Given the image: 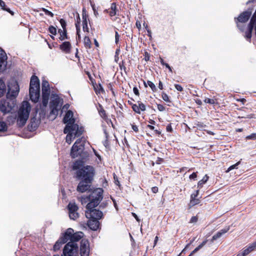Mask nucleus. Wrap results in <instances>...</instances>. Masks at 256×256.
Wrapping results in <instances>:
<instances>
[{"instance_id": "nucleus-31", "label": "nucleus", "mask_w": 256, "mask_h": 256, "mask_svg": "<svg viewBox=\"0 0 256 256\" xmlns=\"http://www.w3.org/2000/svg\"><path fill=\"white\" fill-rule=\"evenodd\" d=\"M208 180V176L206 174L202 178V180H200L198 182V187H200V188H202V185L206 182Z\"/></svg>"}, {"instance_id": "nucleus-7", "label": "nucleus", "mask_w": 256, "mask_h": 256, "mask_svg": "<svg viewBox=\"0 0 256 256\" xmlns=\"http://www.w3.org/2000/svg\"><path fill=\"white\" fill-rule=\"evenodd\" d=\"M62 98H60L58 94L52 93L50 104L51 109L50 114L57 116L58 110L62 108Z\"/></svg>"}, {"instance_id": "nucleus-6", "label": "nucleus", "mask_w": 256, "mask_h": 256, "mask_svg": "<svg viewBox=\"0 0 256 256\" xmlns=\"http://www.w3.org/2000/svg\"><path fill=\"white\" fill-rule=\"evenodd\" d=\"M29 92L30 100L34 102H37L40 96V86L39 80L36 76L31 78Z\"/></svg>"}, {"instance_id": "nucleus-18", "label": "nucleus", "mask_w": 256, "mask_h": 256, "mask_svg": "<svg viewBox=\"0 0 256 256\" xmlns=\"http://www.w3.org/2000/svg\"><path fill=\"white\" fill-rule=\"evenodd\" d=\"M64 122L66 124V125H68L70 124H74L75 120L73 118V112L71 110H68L66 113L64 120Z\"/></svg>"}, {"instance_id": "nucleus-56", "label": "nucleus", "mask_w": 256, "mask_h": 256, "mask_svg": "<svg viewBox=\"0 0 256 256\" xmlns=\"http://www.w3.org/2000/svg\"><path fill=\"white\" fill-rule=\"evenodd\" d=\"M236 256H246V254H244V252L242 250L240 251L238 254L236 255Z\"/></svg>"}, {"instance_id": "nucleus-61", "label": "nucleus", "mask_w": 256, "mask_h": 256, "mask_svg": "<svg viewBox=\"0 0 256 256\" xmlns=\"http://www.w3.org/2000/svg\"><path fill=\"white\" fill-rule=\"evenodd\" d=\"M94 153L95 155L100 160L101 157L100 155L95 150H94Z\"/></svg>"}, {"instance_id": "nucleus-62", "label": "nucleus", "mask_w": 256, "mask_h": 256, "mask_svg": "<svg viewBox=\"0 0 256 256\" xmlns=\"http://www.w3.org/2000/svg\"><path fill=\"white\" fill-rule=\"evenodd\" d=\"M108 88H109L110 90L112 91V93L113 94H114V91L113 90V88H112V86L111 84H109V86H108Z\"/></svg>"}, {"instance_id": "nucleus-8", "label": "nucleus", "mask_w": 256, "mask_h": 256, "mask_svg": "<svg viewBox=\"0 0 256 256\" xmlns=\"http://www.w3.org/2000/svg\"><path fill=\"white\" fill-rule=\"evenodd\" d=\"M84 236L83 232H78L74 233V230L71 228H68L63 234V242H66L68 240L75 242L80 240Z\"/></svg>"}, {"instance_id": "nucleus-11", "label": "nucleus", "mask_w": 256, "mask_h": 256, "mask_svg": "<svg viewBox=\"0 0 256 256\" xmlns=\"http://www.w3.org/2000/svg\"><path fill=\"white\" fill-rule=\"evenodd\" d=\"M78 252V244L73 242H70L63 250L64 256H75Z\"/></svg>"}, {"instance_id": "nucleus-27", "label": "nucleus", "mask_w": 256, "mask_h": 256, "mask_svg": "<svg viewBox=\"0 0 256 256\" xmlns=\"http://www.w3.org/2000/svg\"><path fill=\"white\" fill-rule=\"evenodd\" d=\"M208 240H205L202 244H200L198 246H197L194 250L188 256H192L194 254L202 248L207 242Z\"/></svg>"}, {"instance_id": "nucleus-16", "label": "nucleus", "mask_w": 256, "mask_h": 256, "mask_svg": "<svg viewBox=\"0 0 256 256\" xmlns=\"http://www.w3.org/2000/svg\"><path fill=\"white\" fill-rule=\"evenodd\" d=\"M92 182H88L84 180H81L77 187V190L80 192H84L88 190L90 187Z\"/></svg>"}, {"instance_id": "nucleus-17", "label": "nucleus", "mask_w": 256, "mask_h": 256, "mask_svg": "<svg viewBox=\"0 0 256 256\" xmlns=\"http://www.w3.org/2000/svg\"><path fill=\"white\" fill-rule=\"evenodd\" d=\"M132 110L136 113L138 114H140L141 111H145L146 110V106L144 104L142 103L141 102H138L137 104H132Z\"/></svg>"}, {"instance_id": "nucleus-30", "label": "nucleus", "mask_w": 256, "mask_h": 256, "mask_svg": "<svg viewBox=\"0 0 256 256\" xmlns=\"http://www.w3.org/2000/svg\"><path fill=\"white\" fill-rule=\"evenodd\" d=\"M144 85L146 87L149 86L153 92H156V90L155 84L151 81L148 80L146 82H144Z\"/></svg>"}, {"instance_id": "nucleus-9", "label": "nucleus", "mask_w": 256, "mask_h": 256, "mask_svg": "<svg viewBox=\"0 0 256 256\" xmlns=\"http://www.w3.org/2000/svg\"><path fill=\"white\" fill-rule=\"evenodd\" d=\"M84 140L82 138L78 139L72 146L70 155L72 158H75L80 156L84 150Z\"/></svg>"}, {"instance_id": "nucleus-38", "label": "nucleus", "mask_w": 256, "mask_h": 256, "mask_svg": "<svg viewBox=\"0 0 256 256\" xmlns=\"http://www.w3.org/2000/svg\"><path fill=\"white\" fill-rule=\"evenodd\" d=\"M42 10L44 12V13H45V14H46V15H48V16H50V17H52H52L54 16V14H53L52 12H50V11L48 10H46V8H42Z\"/></svg>"}, {"instance_id": "nucleus-14", "label": "nucleus", "mask_w": 256, "mask_h": 256, "mask_svg": "<svg viewBox=\"0 0 256 256\" xmlns=\"http://www.w3.org/2000/svg\"><path fill=\"white\" fill-rule=\"evenodd\" d=\"M90 248L88 240L82 239L80 242V253L81 256H89Z\"/></svg>"}, {"instance_id": "nucleus-50", "label": "nucleus", "mask_w": 256, "mask_h": 256, "mask_svg": "<svg viewBox=\"0 0 256 256\" xmlns=\"http://www.w3.org/2000/svg\"><path fill=\"white\" fill-rule=\"evenodd\" d=\"M197 178V174L196 172H193L192 174H190L189 176L190 179L196 180Z\"/></svg>"}, {"instance_id": "nucleus-19", "label": "nucleus", "mask_w": 256, "mask_h": 256, "mask_svg": "<svg viewBox=\"0 0 256 256\" xmlns=\"http://www.w3.org/2000/svg\"><path fill=\"white\" fill-rule=\"evenodd\" d=\"M89 220L88 222V227L92 230H96L99 227V222L98 219H92L88 218Z\"/></svg>"}, {"instance_id": "nucleus-39", "label": "nucleus", "mask_w": 256, "mask_h": 256, "mask_svg": "<svg viewBox=\"0 0 256 256\" xmlns=\"http://www.w3.org/2000/svg\"><path fill=\"white\" fill-rule=\"evenodd\" d=\"M49 32L50 34L53 35H56V29L55 27L53 26H50L48 28Z\"/></svg>"}, {"instance_id": "nucleus-58", "label": "nucleus", "mask_w": 256, "mask_h": 256, "mask_svg": "<svg viewBox=\"0 0 256 256\" xmlns=\"http://www.w3.org/2000/svg\"><path fill=\"white\" fill-rule=\"evenodd\" d=\"M132 214L134 217L136 219V220L138 222H140V220L139 219L138 217V216L135 213H132Z\"/></svg>"}, {"instance_id": "nucleus-29", "label": "nucleus", "mask_w": 256, "mask_h": 256, "mask_svg": "<svg viewBox=\"0 0 256 256\" xmlns=\"http://www.w3.org/2000/svg\"><path fill=\"white\" fill-rule=\"evenodd\" d=\"M91 41L90 38L88 36H85L84 38V45L86 48H91Z\"/></svg>"}, {"instance_id": "nucleus-33", "label": "nucleus", "mask_w": 256, "mask_h": 256, "mask_svg": "<svg viewBox=\"0 0 256 256\" xmlns=\"http://www.w3.org/2000/svg\"><path fill=\"white\" fill-rule=\"evenodd\" d=\"M8 130V126L4 122L0 121V132H6Z\"/></svg>"}, {"instance_id": "nucleus-20", "label": "nucleus", "mask_w": 256, "mask_h": 256, "mask_svg": "<svg viewBox=\"0 0 256 256\" xmlns=\"http://www.w3.org/2000/svg\"><path fill=\"white\" fill-rule=\"evenodd\" d=\"M230 228V226H227L225 227L224 228L221 230L219 232H218L216 234L213 236L212 238V242H214L215 240L220 238L224 234L227 232Z\"/></svg>"}, {"instance_id": "nucleus-24", "label": "nucleus", "mask_w": 256, "mask_h": 256, "mask_svg": "<svg viewBox=\"0 0 256 256\" xmlns=\"http://www.w3.org/2000/svg\"><path fill=\"white\" fill-rule=\"evenodd\" d=\"M110 16L112 17L116 14L117 10L116 6L115 3H112L109 11Z\"/></svg>"}, {"instance_id": "nucleus-40", "label": "nucleus", "mask_w": 256, "mask_h": 256, "mask_svg": "<svg viewBox=\"0 0 256 256\" xmlns=\"http://www.w3.org/2000/svg\"><path fill=\"white\" fill-rule=\"evenodd\" d=\"M60 22L62 28V30H66V20L63 18H61L60 20Z\"/></svg>"}, {"instance_id": "nucleus-4", "label": "nucleus", "mask_w": 256, "mask_h": 256, "mask_svg": "<svg viewBox=\"0 0 256 256\" xmlns=\"http://www.w3.org/2000/svg\"><path fill=\"white\" fill-rule=\"evenodd\" d=\"M31 106L27 101H24L18 112L16 122L20 126H24L29 118Z\"/></svg>"}, {"instance_id": "nucleus-36", "label": "nucleus", "mask_w": 256, "mask_h": 256, "mask_svg": "<svg viewBox=\"0 0 256 256\" xmlns=\"http://www.w3.org/2000/svg\"><path fill=\"white\" fill-rule=\"evenodd\" d=\"M99 114L100 116L103 118H106L107 116L106 115V111L104 110V109L102 108H101L99 110Z\"/></svg>"}, {"instance_id": "nucleus-41", "label": "nucleus", "mask_w": 256, "mask_h": 256, "mask_svg": "<svg viewBox=\"0 0 256 256\" xmlns=\"http://www.w3.org/2000/svg\"><path fill=\"white\" fill-rule=\"evenodd\" d=\"M246 140H256V133L252 134L246 138Z\"/></svg>"}, {"instance_id": "nucleus-51", "label": "nucleus", "mask_w": 256, "mask_h": 256, "mask_svg": "<svg viewBox=\"0 0 256 256\" xmlns=\"http://www.w3.org/2000/svg\"><path fill=\"white\" fill-rule=\"evenodd\" d=\"M133 92L134 94L138 96H139L140 93L138 88L136 87H134L133 88Z\"/></svg>"}, {"instance_id": "nucleus-5", "label": "nucleus", "mask_w": 256, "mask_h": 256, "mask_svg": "<svg viewBox=\"0 0 256 256\" xmlns=\"http://www.w3.org/2000/svg\"><path fill=\"white\" fill-rule=\"evenodd\" d=\"M83 131V128L75 123L66 125L64 131V134H67L66 138V142L70 144L72 140L82 134Z\"/></svg>"}, {"instance_id": "nucleus-22", "label": "nucleus", "mask_w": 256, "mask_h": 256, "mask_svg": "<svg viewBox=\"0 0 256 256\" xmlns=\"http://www.w3.org/2000/svg\"><path fill=\"white\" fill-rule=\"evenodd\" d=\"M256 248V241L250 244L248 246L244 248L243 252H244L246 256L250 252L254 250Z\"/></svg>"}, {"instance_id": "nucleus-63", "label": "nucleus", "mask_w": 256, "mask_h": 256, "mask_svg": "<svg viewBox=\"0 0 256 256\" xmlns=\"http://www.w3.org/2000/svg\"><path fill=\"white\" fill-rule=\"evenodd\" d=\"M148 127L151 130H154V127L152 125H148Z\"/></svg>"}, {"instance_id": "nucleus-64", "label": "nucleus", "mask_w": 256, "mask_h": 256, "mask_svg": "<svg viewBox=\"0 0 256 256\" xmlns=\"http://www.w3.org/2000/svg\"><path fill=\"white\" fill-rule=\"evenodd\" d=\"M147 32L148 33V36L150 37H152V32L150 30H147Z\"/></svg>"}, {"instance_id": "nucleus-45", "label": "nucleus", "mask_w": 256, "mask_h": 256, "mask_svg": "<svg viewBox=\"0 0 256 256\" xmlns=\"http://www.w3.org/2000/svg\"><path fill=\"white\" fill-rule=\"evenodd\" d=\"M199 194V190H196L194 192L192 193L190 196V198H196Z\"/></svg>"}, {"instance_id": "nucleus-28", "label": "nucleus", "mask_w": 256, "mask_h": 256, "mask_svg": "<svg viewBox=\"0 0 256 256\" xmlns=\"http://www.w3.org/2000/svg\"><path fill=\"white\" fill-rule=\"evenodd\" d=\"M6 92V85L2 79H0V97L2 96Z\"/></svg>"}, {"instance_id": "nucleus-2", "label": "nucleus", "mask_w": 256, "mask_h": 256, "mask_svg": "<svg viewBox=\"0 0 256 256\" xmlns=\"http://www.w3.org/2000/svg\"><path fill=\"white\" fill-rule=\"evenodd\" d=\"M20 91L18 82L12 80L8 84V92L6 99L0 101V110L4 114L10 112L16 104V98Z\"/></svg>"}, {"instance_id": "nucleus-23", "label": "nucleus", "mask_w": 256, "mask_h": 256, "mask_svg": "<svg viewBox=\"0 0 256 256\" xmlns=\"http://www.w3.org/2000/svg\"><path fill=\"white\" fill-rule=\"evenodd\" d=\"M60 49L66 53H69L70 51L71 44L68 42H64L60 46Z\"/></svg>"}, {"instance_id": "nucleus-48", "label": "nucleus", "mask_w": 256, "mask_h": 256, "mask_svg": "<svg viewBox=\"0 0 256 256\" xmlns=\"http://www.w3.org/2000/svg\"><path fill=\"white\" fill-rule=\"evenodd\" d=\"M174 87L179 92H182L183 90L182 87L180 84H175Z\"/></svg>"}, {"instance_id": "nucleus-54", "label": "nucleus", "mask_w": 256, "mask_h": 256, "mask_svg": "<svg viewBox=\"0 0 256 256\" xmlns=\"http://www.w3.org/2000/svg\"><path fill=\"white\" fill-rule=\"evenodd\" d=\"M166 130L168 132H172V128L170 124H168L166 126Z\"/></svg>"}, {"instance_id": "nucleus-60", "label": "nucleus", "mask_w": 256, "mask_h": 256, "mask_svg": "<svg viewBox=\"0 0 256 256\" xmlns=\"http://www.w3.org/2000/svg\"><path fill=\"white\" fill-rule=\"evenodd\" d=\"M164 66H165L169 70L170 72H172V68L170 67V66L168 64L166 63Z\"/></svg>"}, {"instance_id": "nucleus-59", "label": "nucleus", "mask_w": 256, "mask_h": 256, "mask_svg": "<svg viewBox=\"0 0 256 256\" xmlns=\"http://www.w3.org/2000/svg\"><path fill=\"white\" fill-rule=\"evenodd\" d=\"M158 88H159L160 90H162L163 89L162 83V82L161 81L159 82Z\"/></svg>"}, {"instance_id": "nucleus-13", "label": "nucleus", "mask_w": 256, "mask_h": 256, "mask_svg": "<svg viewBox=\"0 0 256 256\" xmlns=\"http://www.w3.org/2000/svg\"><path fill=\"white\" fill-rule=\"evenodd\" d=\"M68 208L69 216L70 219L75 220L78 218L79 214L78 212V208L75 202H70L68 206Z\"/></svg>"}, {"instance_id": "nucleus-55", "label": "nucleus", "mask_w": 256, "mask_h": 256, "mask_svg": "<svg viewBox=\"0 0 256 256\" xmlns=\"http://www.w3.org/2000/svg\"><path fill=\"white\" fill-rule=\"evenodd\" d=\"M152 192L156 194L158 192V188L156 186H154L152 188Z\"/></svg>"}, {"instance_id": "nucleus-32", "label": "nucleus", "mask_w": 256, "mask_h": 256, "mask_svg": "<svg viewBox=\"0 0 256 256\" xmlns=\"http://www.w3.org/2000/svg\"><path fill=\"white\" fill-rule=\"evenodd\" d=\"M0 6L2 8V10L8 12L12 15H14V12L10 10L9 8H6L5 2L2 0H0Z\"/></svg>"}, {"instance_id": "nucleus-42", "label": "nucleus", "mask_w": 256, "mask_h": 256, "mask_svg": "<svg viewBox=\"0 0 256 256\" xmlns=\"http://www.w3.org/2000/svg\"><path fill=\"white\" fill-rule=\"evenodd\" d=\"M195 125L196 126H194V127H196L198 128H199L200 130L206 126V125H204L202 123L200 122H198L196 123Z\"/></svg>"}, {"instance_id": "nucleus-44", "label": "nucleus", "mask_w": 256, "mask_h": 256, "mask_svg": "<svg viewBox=\"0 0 256 256\" xmlns=\"http://www.w3.org/2000/svg\"><path fill=\"white\" fill-rule=\"evenodd\" d=\"M76 34L78 36V40L81 38L80 35V26H78V24H76Z\"/></svg>"}, {"instance_id": "nucleus-34", "label": "nucleus", "mask_w": 256, "mask_h": 256, "mask_svg": "<svg viewBox=\"0 0 256 256\" xmlns=\"http://www.w3.org/2000/svg\"><path fill=\"white\" fill-rule=\"evenodd\" d=\"M200 202V200L199 198H190V205L191 206H194L196 204H198Z\"/></svg>"}, {"instance_id": "nucleus-43", "label": "nucleus", "mask_w": 256, "mask_h": 256, "mask_svg": "<svg viewBox=\"0 0 256 256\" xmlns=\"http://www.w3.org/2000/svg\"><path fill=\"white\" fill-rule=\"evenodd\" d=\"M162 98L165 102H170V99H169V97H168V95L165 93L162 94Z\"/></svg>"}, {"instance_id": "nucleus-25", "label": "nucleus", "mask_w": 256, "mask_h": 256, "mask_svg": "<svg viewBox=\"0 0 256 256\" xmlns=\"http://www.w3.org/2000/svg\"><path fill=\"white\" fill-rule=\"evenodd\" d=\"M58 32L60 34L59 39L60 40H64L65 39L68 38L67 34H66V30H59Z\"/></svg>"}, {"instance_id": "nucleus-15", "label": "nucleus", "mask_w": 256, "mask_h": 256, "mask_svg": "<svg viewBox=\"0 0 256 256\" xmlns=\"http://www.w3.org/2000/svg\"><path fill=\"white\" fill-rule=\"evenodd\" d=\"M7 58L5 52L0 48V73L3 72L6 69Z\"/></svg>"}, {"instance_id": "nucleus-1", "label": "nucleus", "mask_w": 256, "mask_h": 256, "mask_svg": "<svg viewBox=\"0 0 256 256\" xmlns=\"http://www.w3.org/2000/svg\"><path fill=\"white\" fill-rule=\"evenodd\" d=\"M103 190L98 188L94 190L88 196H82L80 200L82 204L86 206L85 215L88 218L100 219L103 216L102 212L95 208L102 199Z\"/></svg>"}, {"instance_id": "nucleus-35", "label": "nucleus", "mask_w": 256, "mask_h": 256, "mask_svg": "<svg viewBox=\"0 0 256 256\" xmlns=\"http://www.w3.org/2000/svg\"><path fill=\"white\" fill-rule=\"evenodd\" d=\"M241 162V161L240 160L239 162H236V164H234V165H232L231 166H230L228 168V170H226V172H230L231 170L234 169V168H238V166L240 164Z\"/></svg>"}, {"instance_id": "nucleus-49", "label": "nucleus", "mask_w": 256, "mask_h": 256, "mask_svg": "<svg viewBox=\"0 0 256 256\" xmlns=\"http://www.w3.org/2000/svg\"><path fill=\"white\" fill-rule=\"evenodd\" d=\"M198 218L196 216H192L190 220V223H196L198 221Z\"/></svg>"}, {"instance_id": "nucleus-46", "label": "nucleus", "mask_w": 256, "mask_h": 256, "mask_svg": "<svg viewBox=\"0 0 256 256\" xmlns=\"http://www.w3.org/2000/svg\"><path fill=\"white\" fill-rule=\"evenodd\" d=\"M120 38V36L118 34V32L116 31L115 32V42L116 44H118Z\"/></svg>"}, {"instance_id": "nucleus-21", "label": "nucleus", "mask_w": 256, "mask_h": 256, "mask_svg": "<svg viewBox=\"0 0 256 256\" xmlns=\"http://www.w3.org/2000/svg\"><path fill=\"white\" fill-rule=\"evenodd\" d=\"M82 16L83 30L84 32H88V21H87L88 16L86 14V10L84 9L82 10Z\"/></svg>"}, {"instance_id": "nucleus-57", "label": "nucleus", "mask_w": 256, "mask_h": 256, "mask_svg": "<svg viewBox=\"0 0 256 256\" xmlns=\"http://www.w3.org/2000/svg\"><path fill=\"white\" fill-rule=\"evenodd\" d=\"M76 24H78V26H80V16L78 14L77 18H76V22L75 24V25L76 26Z\"/></svg>"}, {"instance_id": "nucleus-3", "label": "nucleus", "mask_w": 256, "mask_h": 256, "mask_svg": "<svg viewBox=\"0 0 256 256\" xmlns=\"http://www.w3.org/2000/svg\"><path fill=\"white\" fill-rule=\"evenodd\" d=\"M73 170H77L76 174L78 179L92 182L94 174V170L92 166H84L82 161L78 160L74 163Z\"/></svg>"}, {"instance_id": "nucleus-26", "label": "nucleus", "mask_w": 256, "mask_h": 256, "mask_svg": "<svg viewBox=\"0 0 256 256\" xmlns=\"http://www.w3.org/2000/svg\"><path fill=\"white\" fill-rule=\"evenodd\" d=\"M62 239H63V236L60 238V240H58L56 242V243L55 244L54 246V250H58L60 249V248L62 244L65 243V242H63Z\"/></svg>"}, {"instance_id": "nucleus-53", "label": "nucleus", "mask_w": 256, "mask_h": 256, "mask_svg": "<svg viewBox=\"0 0 256 256\" xmlns=\"http://www.w3.org/2000/svg\"><path fill=\"white\" fill-rule=\"evenodd\" d=\"M132 129L135 132H138V126L136 125L132 124Z\"/></svg>"}, {"instance_id": "nucleus-37", "label": "nucleus", "mask_w": 256, "mask_h": 256, "mask_svg": "<svg viewBox=\"0 0 256 256\" xmlns=\"http://www.w3.org/2000/svg\"><path fill=\"white\" fill-rule=\"evenodd\" d=\"M204 102L206 103H208L210 104H214L216 102V100L215 99L209 98H206L204 100Z\"/></svg>"}, {"instance_id": "nucleus-52", "label": "nucleus", "mask_w": 256, "mask_h": 256, "mask_svg": "<svg viewBox=\"0 0 256 256\" xmlns=\"http://www.w3.org/2000/svg\"><path fill=\"white\" fill-rule=\"evenodd\" d=\"M190 246V244H186L184 248L182 250V252L178 256H183L182 254L184 252L186 249H187Z\"/></svg>"}, {"instance_id": "nucleus-10", "label": "nucleus", "mask_w": 256, "mask_h": 256, "mask_svg": "<svg viewBox=\"0 0 256 256\" xmlns=\"http://www.w3.org/2000/svg\"><path fill=\"white\" fill-rule=\"evenodd\" d=\"M42 105L46 108L48 102L50 94V86L48 82L46 80H42Z\"/></svg>"}, {"instance_id": "nucleus-12", "label": "nucleus", "mask_w": 256, "mask_h": 256, "mask_svg": "<svg viewBox=\"0 0 256 256\" xmlns=\"http://www.w3.org/2000/svg\"><path fill=\"white\" fill-rule=\"evenodd\" d=\"M252 14V11L248 10L242 13L237 18V26L240 30H242V24L246 22Z\"/></svg>"}, {"instance_id": "nucleus-47", "label": "nucleus", "mask_w": 256, "mask_h": 256, "mask_svg": "<svg viewBox=\"0 0 256 256\" xmlns=\"http://www.w3.org/2000/svg\"><path fill=\"white\" fill-rule=\"evenodd\" d=\"M157 108L160 111V112H162L164 110H165V106L162 104H158L157 105Z\"/></svg>"}]
</instances>
